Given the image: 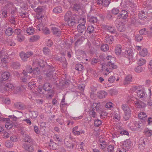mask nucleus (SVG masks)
<instances>
[{
	"mask_svg": "<svg viewBox=\"0 0 152 152\" xmlns=\"http://www.w3.org/2000/svg\"><path fill=\"white\" fill-rule=\"evenodd\" d=\"M102 124V121L99 119H96L94 121V125L96 127L99 126Z\"/></svg>",
	"mask_w": 152,
	"mask_h": 152,
	"instance_id": "de8ad7c7",
	"label": "nucleus"
},
{
	"mask_svg": "<svg viewBox=\"0 0 152 152\" xmlns=\"http://www.w3.org/2000/svg\"><path fill=\"white\" fill-rule=\"evenodd\" d=\"M101 65L102 71L107 72V73L105 74V75H107L112 72L111 68L110 67V66H109L107 64H106L105 63H103Z\"/></svg>",
	"mask_w": 152,
	"mask_h": 152,
	"instance_id": "20e7f679",
	"label": "nucleus"
},
{
	"mask_svg": "<svg viewBox=\"0 0 152 152\" xmlns=\"http://www.w3.org/2000/svg\"><path fill=\"white\" fill-rule=\"evenodd\" d=\"M38 84H37L36 82L31 81L29 82L27 86L29 88L32 90H34L37 87Z\"/></svg>",
	"mask_w": 152,
	"mask_h": 152,
	"instance_id": "2eb2a0df",
	"label": "nucleus"
},
{
	"mask_svg": "<svg viewBox=\"0 0 152 152\" xmlns=\"http://www.w3.org/2000/svg\"><path fill=\"white\" fill-rule=\"evenodd\" d=\"M53 11L55 14L60 13L62 11V7L60 6H57L53 9Z\"/></svg>",
	"mask_w": 152,
	"mask_h": 152,
	"instance_id": "cd10ccee",
	"label": "nucleus"
},
{
	"mask_svg": "<svg viewBox=\"0 0 152 152\" xmlns=\"http://www.w3.org/2000/svg\"><path fill=\"white\" fill-rule=\"evenodd\" d=\"M137 96L139 98H142L144 97L146 94L145 89L143 88L137 90Z\"/></svg>",
	"mask_w": 152,
	"mask_h": 152,
	"instance_id": "1a4fd4ad",
	"label": "nucleus"
},
{
	"mask_svg": "<svg viewBox=\"0 0 152 152\" xmlns=\"http://www.w3.org/2000/svg\"><path fill=\"white\" fill-rule=\"evenodd\" d=\"M118 30L120 32H123L125 30V27L124 24L121 22L116 26Z\"/></svg>",
	"mask_w": 152,
	"mask_h": 152,
	"instance_id": "f8f14e48",
	"label": "nucleus"
},
{
	"mask_svg": "<svg viewBox=\"0 0 152 152\" xmlns=\"http://www.w3.org/2000/svg\"><path fill=\"white\" fill-rule=\"evenodd\" d=\"M14 113L15 115V116L18 118H20L23 115V113L22 112L18 111H15Z\"/></svg>",
	"mask_w": 152,
	"mask_h": 152,
	"instance_id": "c9c22d12",
	"label": "nucleus"
},
{
	"mask_svg": "<svg viewBox=\"0 0 152 152\" xmlns=\"http://www.w3.org/2000/svg\"><path fill=\"white\" fill-rule=\"evenodd\" d=\"M83 68V66L81 64H78L75 66V69L78 71H81Z\"/></svg>",
	"mask_w": 152,
	"mask_h": 152,
	"instance_id": "37998d69",
	"label": "nucleus"
},
{
	"mask_svg": "<svg viewBox=\"0 0 152 152\" xmlns=\"http://www.w3.org/2000/svg\"><path fill=\"white\" fill-rule=\"evenodd\" d=\"M23 147L25 150L30 152H33L34 151L33 146L31 145H28L26 143L23 144Z\"/></svg>",
	"mask_w": 152,
	"mask_h": 152,
	"instance_id": "9d476101",
	"label": "nucleus"
},
{
	"mask_svg": "<svg viewBox=\"0 0 152 152\" xmlns=\"http://www.w3.org/2000/svg\"><path fill=\"white\" fill-rule=\"evenodd\" d=\"M121 108L124 111V113H131V110L128 105L126 104L122 105Z\"/></svg>",
	"mask_w": 152,
	"mask_h": 152,
	"instance_id": "aec40b11",
	"label": "nucleus"
},
{
	"mask_svg": "<svg viewBox=\"0 0 152 152\" xmlns=\"http://www.w3.org/2000/svg\"><path fill=\"white\" fill-rule=\"evenodd\" d=\"M135 104H137L139 108L144 107L146 106L145 103L139 100L135 102Z\"/></svg>",
	"mask_w": 152,
	"mask_h": 152,
	"instance_id": "bb28decb",
	"label": "nucleus"
},
{
	"mask_svg": "<svg viewBox=\"0 0 152 152\" xmlns=\"http://www.w3.org/2000/svg\"><path fill=\"white\" fill-rule=\"evenodd\" d=\"M112 14L114 15H117L119 12V10L117 8H113L111 10Z\"/></svg>",
	"mask_w": 152,
	"mask_h": 152,
	"instance_id": "69168bd1",
	"label": "nucleus"
},
{
	"mask_svg": "<svg viewBox=\"0 0 152 152\" xmlns=\"http://www.w3.org/2000/svg\"><path fill=\"white\" fill-rule=\"evenodd\" d=\"M145 11L147 12V16L150 17L152 16V9L149 10L148 8L144 9Z\"/></svg>",
	"mask_w": 152,
	"mask_h": 152,
	"instance_id": "680f3d73",
	"label": "nucleus"
},
{
	"mask_svg": "<svg viewBox=\"0 0 152 152\" xmlns=\"http://www.w3.org/2000/svg\"><path fill=\"white\" fill-rule=\"evenodd\" d=\"M24 37L22 34L17 35V40L18 41L21 42L24 40Z\"/></svg>",
	"mask_w": 152,
	"mask_h": 152,
	"instance_id": "6e6d98bb",
	"label": "nucleus"
},
{
	"mask_svg": "<svg viewBox=\"0 0 152 152\" xmlns=\"http://www.w3.org/2000/svg\"><path fill=\"white\" fill-rule=\"evenodd\" d=\"M105 40L106 43L111 44L113 43L114 39L113 36H107L105 37Z\"/></svg>",
	"mask_w": 152,
	"mask_h": 152,
	"instance_id": "a211bd4d",
	"label": "nucleus"
},
{
	"mask_svg": "<svg viewBox=\"0 0 152 152\" xmlns=\"http://www.w3.org/2000/svg\"><path fill=\"white\" fill-rule=\"evenodd\" d=\"M107 95V93L104 91H100L97 94V96L99 99H102L105 98Z\"/></svg>",
	"mask_w": 152,
	"mask_h": 152,
	"instance_id": "4be33fe9",
	"label": "nucleus"
},
{
	"mask_svg": "<svg viewBox=\"0 0 152 152\" xmlns=\"http://www.w3.org/2000/svg\"><path fill=\"white\" fill-rule=\"evenodd\" d=\"M26 31L28 34L31 35L34 33V30L33 27H30L27 28Z\"/></svg>",
	"mask_w": 152,
	"mask_h": 152,
	"instance_id": "c03bdc74",
	"label": "nucleus"
},
{
	"mask_svg": "<svg viewBox=\"0 0 152 152\" xmlns=\"http://www.w3.org/2000/svg\"><path fill=\"white\" fill-rule=\"evenodd\" d=\"M114 147L111 145H109L107 148V150L108 152H113Z\"/></svg>",
	"mask_w": 152,
	"mask_h": 152,
	"instance_id": "774afa93",
	"label": "nucleus"
},
{
	"mask_svg": "<svg viewBox=\"0 0 152 152\" xmlns=\"http://www.w3.org/2000/svg\"><path fill=\"white\" fill-rule=\"evenodd\" d=\"M23 141L26 142L30 143H32L33 142V140L31 137L27 134L23 136Z\"/></svg>",
	"mask_w": 152,
	"mask_h": 152,
	"instance_id": "9b49d317",
	"label": "nucleus"
},
{
	"mask_svg": "<svg viewBox=\"0 0 152 152\" xmlns=\"http://www.w3.org/2000/svg\"><path fill=\"white\" fill-rule=\"evenodd\" d=\"M72 15V13L71 11H67L64 15V20L65 21L69 20V19H71Z\"/></svg>",
	"mask_w": 152,
	"mask_h": 152,
	"instance_id": "6ab92c4d",
	"label": "nucleus"
},
{
	"mask_svg": "<svg viewBox=\"0 0 152 152\" xmlns=\"http://www.w3.org/2000/svg\"><path fill=\"white\" fill-rule=\"evenodd\" d=\"M59 59L61 62L62 63L63 66L64 67H65L67 66V63L66 60L65 58H63L62 57H61L60 58H59Z\"/></svg>",
	"mask_w": 152,
	"mask_h": 152,
	"instance_id": "79ce46f5",
	"label": "nucleus"
},
{
	"mask_svg": "<svg viewBox=\"0 0 152 152\" xmlns=\"http://www.w3.org/2000/svg\"><path fill=\"white\" fill-rule=\"evenodd\" d=\"M46 69L48 70L47 71L46 75L47 77H53V72L55 70V68L52 66H48L46 67Z\"/></svg>",
	"mask_w": 152,
	"mask_h": 152,
	"instance_id": "7ed1b4c3",
	"label": "nucleus"
},
{
	"mask_svg": "<svg viewBox=\"0 0 152 152\" xmlns=\"http://www.w3.org/2000/svg\"><path fill=\"white\" fill-rule=\"evenodd\" d=\"M128 12L126 10H122L120 13L117 16V18H122L123 19H126L128 16Z\"/></svg>",
	"mask_w": 152,
	"mask_h": 152,
	"instance_id": "6e6552de",
	"label": "nucleus"
},
{
	"mask_svg": "<svg viewBox=\"0 0 152 152\" xmlns=\"http://www.w3.org/2000/svg\"><path fill=\"white\" fill-rule=\"evenodd\" d=\"M33 64L34 65H37L40 68H42L45 66V62L44 60H41L39 61H37L34 62H33Z\"/></svg>",
	"mask_w": 152,
	"mask_h": 152,
	"instance_id": "f3484780",
	"label": "nucleus"
},
{
	"mask_svg": "<svg viewBox=\"0 0 152 152\" xmlns=\"http://www.w3.org/2000/svg\"><path fill=\"white\" fill-rule=\"evenodd\" d=\"M33 54L31 52H28L25 53L24 52H21L20 56L22 60L24 61H26L27 59Z\"/></svg>",
	"mask_w": 152,
	"mask_h": 152,
	"instance_id": "f03ea898",
	"label": "nucleus"
},
{
	"mask_svg": "<svg viewBox=\"0 0 152 152\" xmlns=\"http://www.w3.org/2000/svg\"><path fill=\"white\" fill-rule=\"evenodd\" d=\"M10 76V73L9 72H3L1 75V77L2 80L1 81V84H3V81L7 80Z\"/></svg>",
	"mask_w": 152,
	"mask_h": 152,
	"instance_id": "0eeeda50",
	"label": "nucleus"
},
{
	"mask_svg": "<svg viewBox=\"0 0 152 152\" xmlns=\"http://www.w3.org/2000/svg\"><path fill=\"white\" fill-rule=\"evenodd\" d=\"M12 66L13 68L15 69H17L19 68L20 64L18 62H14L12 64Z\"/></svg>",
	"mask_w": 152,
	"mask_h": 152,
	"instance_id": "4d7b16f0",
	"label": "nucleus"
},
{
	"mask_svg": "<svg viewBox=\"0 0 152 152\" xmlns=\"http://www.w3.org/2000/svg\"><path fill=\"white\" fill-rule=\"evenodd\" d=\"M54 93L53 90L49 91L48 92L47 97L48 99H51L54 95Z\"/></svg>",
	"mask_w": 152,
	"mask_h": 152,
	"instance_id": "13d9d810",
	"label": "nucleus"
},
{
	"mask_svg": "<svg viewBox=\"0 0 152 152\" xmlns=\"http://www.w3.org/2000/svg\"><path fill=\"white\" fill-rule=\"evenodd\" d=\"M109 93L111 95L113 96L116 94L118 92L117 91L114 89H111L109 90Z\"/></svg>",
	"mask_w": 152,
	"mask_h": 152,
	"instance_id": "603ef678",
	"label": "nucleus"
},
{
	"mask_svg": "<svg viewBox=\"0 0 152 152\" xmlns=\"http://www.w3.org/2000/svg\"><path fill=\"white\" fill-rule=\"evenodd\" d=\"M43 52L44 54L48 55L50 52V50L48 47H45L43 49Z\"/></svg>",
	"mask_w": 152,
	"mask_h": 152,
	"instance_id": "49530a36",
	"label": "nucleus"
},
{
	"mask_svg": "<svg viewBox=\"0 0 152 152\" xmlns=\"http://www.w3.org/2000/svg\"><path fill=\"white\" fill-rule=\"evenodd\" d=\"M106 30L107 31L112 34H116V29L114 27L108 26L107 28H106Z\"/></svg>",
	"mask_w": 152,
	"mask_h": 152,
	"instance_id": "c756f323",
	"label": "nucleus"
},
{
	"mask_svg": "<svg viewBox=\"0 0 152 152\" xmlns=\"http://www.w3.org/2000/svg\"><path fill=\"white\" fill-rule=\"evenodd\" d=\"M82 20L83 21L82 23L79 24L77 27V31L80 33H83L86 31V27L85 25L86 22V20L85 18H83Z\"/></svg>",
	"mask_w": 152,
	"mask_h": 152,
	"instance_id": "f257e3e1",
	"label": "nucleus"
},
{
	"mask_svg": "<svg viewBox=\"0 0 152 152\" xmlns=\"http://www.w3.org/2000/svg\"><path fill=\"white\" fill-rule=\"evenodd\" d=\"M131 116V113H124L123 119L125 121L128 120Z\"/></svg>",
	"mask_w": 152,
	"mask_h": 152,
	"instance_id": "09e8293b",
	"label": "nucleus"
},
{
	"mask_svg": "<svg viewBox=\"0 0 152 152\" xmlns=\"http://www.w3.org/2000/svg\"><path fill=\"white\" fill-rule=\"evenodd\" d=\"M88 19L89 22L92 23L94 24L96 23L97 21V18L95 17H90Z\"/></svg>",
	"mask_w": 152,
	"mask_h": 152,
	"instance_id": "a19ab883",
	"label": "nucleus"
},
{
	"mask_svg": "<svg viewBox=\"0 0 152 152\" xmlns=\"http://www.w3.org/2000/svg\"><path fill=\"white\" fill-rule=\"evenodd\" d=\"M37 89V91L40 94H44L46 92L45 90L43 88H38Z\"/></svg>",
	"mask_w": 152,
	"mask_h": 152,
	"instance_id": "338daca9",
	"label": "nucleus"
},
{
	"mask_svg": "<svg viewBox=\"0 0 152 152\" xmlns=\"http://www.w3.org/2000/svg\"><path fill=\"white\" fill-rule=\"evenodd\" d=\"M143 124L141 120L138 122L135 121L133 127H134V129H139L141 127L143 126Z\"/></svg>",
	"mask_w": 152,
	"mask_h": 152,
	"instance_id": "dca6fc26",
	"label": "nucleus"
},
{
	"mask_svg": "<svg viewBox=\"0 0 152 152\" xmlns=\"http://www.w3.org/2000/svg\"><path fill=\"white\" fill-rule=\"evenodd\" d=\"M15 107V108L21 110L23 108V105L21 102H16L14 104Z\"/></svg>",
	"mask_w": 152,
	"mask_h": 152,
	"instance_id": "72a5a7b5",
	"label": "nucleus"
},
{
	"mask_svg": "<svg viewBox=\"0 0 152 152\" xmlns=\"http://www.w3.org/2000/svg\"><path fill=\"white\" fill-rule=\"evenodd\" d=\"M94 30V28L92 26H89L87 28V32L90 34L92 33Z\"/></svg>",
	"mask_w": 152,
	"mask_h": 152,
	"instance_id": "5fc2aeb1",
	"label": "nucleus"
},
{
	"mask_svg": "<svg viewBox=\"0 0 152 152\" xmlns=\"http://www.w3.org/2000/svg\"><path fill=\"white\" fill-rule=\"evenodd\" d=\"M13 32L12 29L11 27H9L6 29L5 34L7 36H10L12 35Z\"/></svg>",
	"mask_w": 152,
	"mask_h": 152,
	"instance_id": "c85d7f7f",
	"label": "nucleus"
},
{
	"mask_svg": "<svg viewBox=\"0 0 152 152\" xmlns=\"http://www.w3.org/2000/svg\"><path fill=\"white\" fill-rule=\"evenodd\" d=\"M42 29L43 31L44 34H50V30L47 27L44 28H42Z\"/></svg>",
	"mask_w": 152,
	"mask_h": 152,
	"instance_id": "0e129e2a",
	"label": "nucleus"
},
{
	"mask_svg": "<svg viewBox=\"0 0 152 152\" xmlns=\"http://www.w3.org/2000/svg\"><path fill=\"white\" fill-rule=\"evenodd\" d=\"M5 145L6 147L9 148L12 147L13 145L10 141H7L5 142Z\"/></svg>",
	"mask_w": 152,
	"mask_h": 152,
	"instance_id": "bf43d9fd",
	"label": "nucleus"
},
{
	"mask_svg": "<svg viewBox=\"0 0 152 152\" xmlns=\"http://www.w3.org/2000/svg\"><path fill=\"white\" fill-rule=\"evenodd\" d=\"M128 150L127 149L124 147L123 145L117 149V151L118 152H126Z\"/></svg>",
	"mask_w": 152,
	"mask_h": 152,
	"instance_id": "e2e57ef3",
	"label": "nucleus"
},
{
	"mask_svg": "<svg viewBox=\"0 0 152 152\" xmlns=\"http://www.w3.org/2000/svg\"><path fill=\"white\" fill-rule=\"evenodd\" d=\"M106 60L107 62V64L110 66V64H113L115 62V59L114 57L109 56L106 57Z\"/></svg>",
	"mask_w": 152,
	"mask_h": 152,
	"instance_id": "423d86ee",
	"label": "nucleus"
},
{
	"mask_svg": "<svg viewBox=\"0 0 152 152\" xmlns=\"http://www.w3.org/2000/svg\"><path fill=\"white\" fill-rule=\"evenodd\" d=\"M138 117L140 119L144 121L145 120L147 115L145 113L142 112L139 114Z\"/></svg>",
	"mask_w": 152,
	"mask_h": 152,
	"instance_id": "f704fd0d",
	"label": "nucleus"
},
{
	"mask_svg": "<svg viewBox=\"0 0 152 152\" xmlns=\"http://www.w3.org/2000/svg\"><path fill=\"white\" fill-rule=\"evenodd\" d=\"M39 36L37 35H35L32 36L30 39L32 41L34 42L37 41L39 39Z\"/></svg>",
	"mask_w": 152,
	"mask_h": 152,
	"instance_id": "3c124183",
	"label": "nucleus"
},
{
	"mask_svg": "<svg viewBox=\"0 0 152 152\" xmlns=\"http://www.w3.org/2000/svg\"><path fill=\"white\" fill-rule=\"evenodd\" d=\"M12 124L10 122H7L5 124V126L6 129H9L12 127Z\"/></svg>",
	"mask_w": 152,
	"mask_h": 152,
	"instance_id": "052dcab7",
	"label": "nucleus"
},
{
	"mask_svg": "<svg viewBox=\"0 0 152 152\" xmlns=\"http://www.w3.org/2000/svg\"><path fill=\"white\" fill-rule=\"evenodd\" d=\"M66 21L67 22L68 25L69 26H72L76 23L75 19L73 18H71Z\"/></svg>",
	"mask_w": 152,
	"mask_h": 152,
	"instance_id": "e433bc0d",
	"label": "nucleus"
},
{
	"mask_svg": "<svg viewBox=\"0 0 152 152\" xmlns=\"http://www.w3.org/2000/svg\"><path fill=\"white\" fill-rule=\"evenodd\" d=\"M38 112L36 111H33L31 112L29 114L31 118H35L37 117L38 115Z\"/></svg>",
	"mask_w": 152,
	"mask_h": 152,
	"instance_id": "ea45409f",
	"label": "nucleus"
},
{
	"mask_svg": "<svg viewBox=\"0 0 152 152\" xmlns=\"http://www.w3.org/2000/svg\"><path fill=\"white\" fill-rule=\"evenodd\" d=\"M51 31L53 34L56 36L60 37L61 35V30L55 27H52L51 28Z\"/></svg>",
	"mask_w": 152,
	"mask_h": 152,
	"instance_id": "39448f33",
	"label": "nucleus"
},
{
	"mask_svg": "<svg viewBox=\"0 0 152 152\" xmlns=\"http://www.w3.org/2000/svg\"><path fill=\"white\" fill-rule=\"evenodd\" d=\"M64 144L67 148H73L74 146V145L70 141L65 140L64 141Z\"/></svg>",
	"mask_w": 152,
	"mask_h": 152,
	"instance_id": "58836bf2",
	"label": "nucleus"
},
{
	"mask_svg": "<svg viewBox=\"0 0 152 152\" xmlns=\"http://www.w3.org/2000/svg\"><path fill=\"white\" fill-rule=\"evenodd\" d=\"M131 142L130 140H126L125 141H124L122 145L127 149V150H128L131 147Z\"/></svg>",
	"mask_w": 152,
	"mask_h": 152,
	"instance_id": "ddd939ff",
	"label": "nucleus"
},
{
	"mask_svg": "<svg viewBox=\"0 0 152 152\" xmlns=\"http://www.w3.org/2000/svg\"><path fill=\"white\" fill-rule=\"evenodd\" d=\"M81 9V6L80 4H74L72 7L73 11H78Z\"/></svg>",
	"mask_w": 152,
	"mask_h": 152,
	"instance_id": "2f4dec72",
	"label": "nucleus"
},
{
	"mask_svg": "<svg viewBox=\"0 0 152 152\" xmlns=\"http://www.w3.org/2000/svg\"><path fill=\"white\" fill-rule=\"evenodd\" d=\"M146 61L145 59L141 58L139 59L137 61V63L140 66H142L146 63Z\"/></svg>",
	"mask_w": 152,
	"mask_h": 152,
	"instance_id": "a18cd8bd",
	"label": "nucleus"
},
{
	"mask_svg": "<svg viewBox=\"0 0 152 152\" xmlns=\"http://www.w3.org/2000/svg\"><path fill=\"white\" fill-rule=\"evenodd\" d=\"M147 12L145 11L144 10L140 12L138 14V17L141 20H144L147 17Z\"/></svg>",
	"mask_w": 152,
	"mask_h": 152,
	"instance_id": "4468645a",
	"label": "nucleus"
},
{
	"mask_svg": "<svg viewBox=\"0 0 152 152\" xmlns=\"http://www.w3.org/2000/svg\"><path fill=\"white\" fill-rule=\"evenodd\" d=\"M147 50L145 48H144L142 50L139 52V54L142 56L144 57L148 54Z\"/></svg>",
	"mask_w": 152,
	"mask_h": 152,
	"instance_id": "473e14b6",
	"label": "nucleus"
},
{
	"mask_svg": "<svg viewBox=\"0 0 152 152\" xmlns=\"http://www.w3.org/2000/svg\"><path fill=\"white\" fill-rule=\"evenodd\" d=\"M132 50L130 49H128V50H126L125 53L126 55H127L129 56V57H130L132 56Z\"/></svg>",
	"mask_w": 152,
	"mask_h": 152,
	"instance_id": "864d4df0",
	"label": "nucleus"
},
{
	"mask_svg": "<svg viewBox=\"0 0 152 152\" xmlns=\"http://www.w3.org/2000/svg\"><path fill=\"white\" fill-rule=\"evenodd\" d=\"M43 88L46 91H50L51 90V86L49 83H45L43 86Z\"/></svg>",
	"mask_w": 152,
	"mask_h": 152,
	"instance_id": "5701e85b",
	"label": "nucleus"
},
{
	"mask_svg": "<svg viewBox=\"0 0 152 152\" xmlns=\"http://www.w3.org/2000/svg\"><path fill=\"white\" fill-rule=\"evenodd\" d=\"M135 40L137 42H140L143 39V37L140 34H137L135 35Z\"/></svg>",
	"mask_w": 152,
	"mask_h": 152,
	"instance_id": "8fccbe9b",
	"label": "nucleus"
},
{
	"mask_svg": "<svg viewBox=\"0 0 152 152\" xmlns=\"http://www.w3.org/2000/svg\"><path fill=\"white\" fill-rule=\"evenodd\" d=\"M144 69V67H142L141 66L139 65L135 68L134 71L137 73H140L143 71Z\"/></svg>",
	"mask_w": 152,
	"mask_h": 152,
	"instance_id": "4c0bfd02",
	"label": "nucleus"
},
{
	"mask_svg": "<svg viewBox=\"0 0 152 152\" xmlns=\"http://www.w3.org/2000/svg\"><path fill=\"white\" fill-rule=\"evenodd\" d=\"M121 48L122 46L120 45H118L116 46L115 52L116 54L118 55H120L122 51Z\"/></svg>",
	"mask_w": 152,
	"mask_h": 152,
	"instance_id": "393cba45",
	"label": "nucleus"
},
{
	"mask_svg": "<svg viewBox=\"0 0 152 152\" xmlns=\"http://www.w3.org/2000/svg\"><path fill=\"white\" fill-rule=\"evenodd\" d=\"M92 107L95 108L96 111L97 112H99L101 111V105L100 103H94Z\"/></svg>",
	"mask_w": 152,
	"mask_h": 152,
	"instance_id": "a878e982",
	"label": "nucleus"
},
{
	"mask_svg": "<svg viewBox=\"0 0 152 152\" xmlns=\"http://www.w3.org/2000/svg\"><path fill=\"white\" fill-rule=\"evenodd\" d=\"M132 77L130 75H128L125 78L124 82V85H127L132 80Z\"/></svg>",
	"mask_w": 152,
	"mask_h": 152,
	"instance_id": "b1692460",
	"label": "nucleus"
},
{
	"mask_svg": "<svg viewBox=\"0 0 152 152\" xmlns=\"http://www.w3.org/2000/svg\"><path fill=\"white\" fill-rule=\"evenodd\" d=\"M14 88V86L12 84L7 83L4 87L5 91H10L13 90Z\"/></svg>",
	"mask_w": 152,
	"mask_h": 152,
	"instance_id": "412c9836",
	"label": "nucleus"
},
{
	"mask_svg": "<svg viewBox=\"0 0 152 152\" xmlns=\"http://www.w3.org/2000/svg\"><path fill=\"white\" fill-rule=\"evenodd\" d=\"M100 48L101 50L105 52L109 50V47L107 44H103L101 46Z\"/></svg>",
	"mask_w": 152,
	"mask_h": 152,
	"instance_id": "7c9ffc66",
	"label": "nucleus"
}]
</instances>
